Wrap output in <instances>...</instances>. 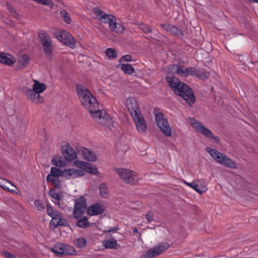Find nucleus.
<instances>
[{"mask_svg":"<svg viewBox=\"0 0 258 258\" xmlns=\"http://www.w3.org/2000/svg\"><path fill=\"white\" fill-rule=\"evenodd\" d=\"M46 180L48 182H51L55 188H60L61 186V182L57 177L48 175L46 177Z\"/></svg>","mask_w":258,"mask_h":258,"instance_id":"nucleus-30","label":"nucleus"},{"mask_svg":"<svg viewBox=\"0 0 258 258\" xmlns=\"http://www.w3.org/2000/svg\"><path fill=\"white\" fill-rule=\"evenodd\" d=\"M132 60V57L131 55L127 54L121 57L119 60L120 62H130Z\"/></svg>","mask_w":258,"mask_h":258,"instance_id":"nucleus-46","label":"nucleus"},{"mask_svg":"<svg viewBox=\"0 0 258 258\" xmlns=\"http://www.w3.org/2000/svg\"><path fill=\"white\" fill-rule=\"evenodd\" d=\"M168 74L176 73L177 75L187 77L189 74V68H187L180 64H172L167 66L164 70Z\"/></svg>","mask_w":258,"mask_h":258,"instance_id":"nucleus-15","label":"nucleus"},{"mask_svg":"<svg viewBox=\"0 0 258 258\" xmlns=\"http://www.w3.org/2000/svg\"><path fill=\"white\" fill-rule=\"evenodd\" d=\"M10 183L9 182L4 178H0V187L6 190L9 191L10 189L7 186V184Z\"/></svg>","mask_w":258,"mask_h":258,"instance_id":"nucleus-44","label":"nucleus"},{"mask_svg":"<svg viewBox=\"0 0 258 258\" xmlns=\"http://www.w3.org/2000/svg\"><path fill=\"white\" fill-rule=\"evenodd\" d=\"M23 93L27 100L34 104H40L44 101V98L32 88H25Z\"/></svg>","mask_w":258,"mask_h":258,"instance_id":"nucleus-11","label":"nucleus"},{"mask_svg":"<svg viewBox=\"0 0 258 258\" xmlns=\"http://www.w3.org/2000/svg\"><path fill=\"white\" fill-rule=\"evenodd\" d=\"M206 150L217 162L232 169L236 168V164L232 159L226 157L224 154L217 150L210 147H207Z\"/></svg>","mask_w":258,"mask_h":258,"instance_id":"nucleus-4","label":"nucleus"},{"mask_svg":"<svg viewBox=\"0 0 258 258\" xmlns=\"http://www.w3.org/2000/svg\"><path fill=\"white\" fill-rule=\"evenodd\" d=\"M105 53L109 59H114L117 56L116 50L112 48H108L106 49Z\"/></svg>","mask_w":258,"mask_h":258,"instance_id":"nucleus-36","label":"nucleus"},{"mask_svg":"<svg viewBox=\"0 0 258 258\" xmlns=\"http://www.w3.org/2000/svg\"><path fill=\"white\" fill-rule=\"evenodd\" d=\"M86 102L84 103L82 102V104L84 106V107L87 109L88 111L92 110L94 109H96V107H99L98 103L96 99L92 95V94H90V95L88 99L86 100Z\"/></svg>","mask_w":258,"mask_h":258,"instance_id":"nucleus-26","label":"nucleus"},{"mask_svg":"<svg viewBox=\"0 0 258 258\" xmlns=\"http://www.w3.org/2000/svg\"><path fill=\"white\" fill-rule=\"evenodd\" d=\"M155 122L157 127L160 128L162 133L166 137H171L172 129L170 127L167 118L164 114L155 109Z\"/></svg>","mask_w":258,"mask_h":258,"instance_id":"nucleus-5","label":"nucleus"},{"mask_svg":"<svg viewBox=\"0 0 258 258\" xmlns=\"http://www.w3.org/2000/svg\"><path fill=\"white\" fill-rule=\"evenodd\" d=\"M82 154L86 160L90 162H94L97 160V155L93 152L88 149L84 148L82 149Z\"/></svg>","mask_w":258,"mask_h":258,"instance_id":"nucleus-27","label":"nucleus"},{"mask_svg":"<svg viewBox=\"0 0 258 258\" xmlns=\"http://www.w3.org/2000/svg\"><path fill=\"white\" fill-rule=\"evenodd\" d=\"M50 224L53 225L55 227L59 226H65L67 224V221L63 218L60 214H58L56 217H53L50 221Z\"/></svg>","mask_w":258,"mask_h":258,"instance_id":"nucleus-28","label":"nucleus"},{"mask_svg":"<svg viewBox=\"0 0 258 258\" xmlns=\"http://www.w3.org/2000/svg\"><path fill=\"white\" fill-rule=\"evenodd\" d=\"M253 2L258 3V1H252Z\"/></svg>","mask_w":258,"mask_h":258,"instance_id":"nucleus-53","label":"nucleus"},{"mask_svg":"<svg viewBox=\"0 0 258 258\" xmlns=\"http://www.w3.org/2000/svg\"><path fill=\"white\" fill-rule=\"evenodd\" d=\"M85 175V172L80 169L69 168L62 171L61 176L67 178H75Z\"/></svg>","mask_w":258,"mask_h":258,"instance_id":"nucleus-18","label":"nucleus"},{"mask_svg":"<svg viewBox=\"0 0 258 258\" xmlns=\"http://www.w3.org/2000/svg\"><path fill=\"white\" fill-rule=\"evenodd\" d=\"M134 231V233H135V232H138V230H137V229L135 228V229L134 230V231Z\"/></svg>","mask_w":258,"mask_h":258,"instance_id":"nucleus-52","label":"nucleus"},{"mask_svg":"<svg viewBox=\"0 0 258 258\" xmlns=\"http://www.w3.org/2000/svg\"><path fill=\"white\" fill-rule=\"evenodd\" d=\"M29 62V58L26 54H23L22 57V59L20 63L22 64L23 68H25L28 64Z\"/></svg>","mask_w":258,"mask_h":258,"instance_id":"nucleus-45","label":"nucleus"},{"mask_svg":"<svg viewBox=\"0 0 258 258\" xmlns=\"http://www.w3.org/2000/svg\"><path fill=\"white\" fill-rule=\"evenodd\" d=\"M91 116L97 122L106 126L110 130L114 126L112 118L108 116L105 111L101 110L96 107L89 111Z\"/></svg>","mask_w":258,"mask_h":258,"instance_id":"nucleus-7","label":"nucleus"},{"mask_svg":"<svg viewBox=\"0 0 258 258\" xmlns=\"http://www.w3.org/2000/svg\"><path fill=\"white\" fill-rule=\"evenodd\" d=\"M62 171L56 167H51L50 173L48 175H52V176H53L54 177H57L61 176V173Z\"/></svg>","mask_w":258,"mask_h":258,"instance_id":"nucleus-40","label":"nucleus"},{"mask_svg":"<svg viewBox=\"0 0 258 258\" xmlns=\"http://www.w3.org/2000/svg\"><path fill=\"white\" fill-rule=\"evenodd\" d=\"M169 247V244L167 242L160 243L153 248L149 249L146 253L141 256V258H152L161 254Z\"/></svg>","mask_w":258,"mask_h":258,"instance_id":"nucleus-13","label":"nucleus"},{"mask_svg":"<svg viewBox=\"0 0 258 258\" xmlns=\"http://www.w3.org/2000/svg\"><path fill=\"white\" fill-rule=\"evenodd\" d=\"M7 6L8 9L9 10V12L12 14V16L14 18L18 19L19 18V16L16 12L14 8H13V7L9 3H7Z\"/></svg>","mask_w":258,"mask_h":258,"instance_id":"nucleus-43","label":"nucleus"},{"mask_svg":"<svg viewBox=\"0 0 258 258\" xmlns=\"http://www.w3.org/2000/svg\"><path fill=\"white\" fill-rule=\"evenodd\" d=\"M146 218L149 222H151V221H153V213L151 211L147 212L146 213Z\"/></svg>","mask_w":258,"mask_h":258,"instance_id":"nucleus-49","label":"nucleus"},{"mask_svg":"<svg viewBox=\"0 0 258 258\" xmlns=\"http://www.w3.org/2000/svg\"><path fill=\"white\" fill-rule=\"evenodd\" d=\"M103 245L106 248H116L117 243L116 240H104Z\"/></svg>","mask_w":258,"mask_h":258,"instance_id":"nucleus-35","label":"nucleus"},{"mask_svg":"<svg viewBox=\"0 0 258 258\" xmlns=\"http://www.w3.org/2000/svg\"><path fill=\"white\" fill-rule=\"evenodd\" d=\"M75 165L77 167L83 170L84 172L87 171L95 175L98 173V169L96 166L90 163L81 161H77L76 162Z\"/></svg>","mask_w":258,"mask_h":258,"instance_id":"nucleus-19","label":"nucleus"},{"mask_svg":"<svg viewBox=\"0 0 258 258\" xmlns=\"http://www.w3.org/2000/svg\"><path fill=\"white\" fill-rule=\"evenodd\" d=\"M76 90L81 102L86 103V100L89 98L91 93L86 87L80 84L77 85Z\"/></svg>","mask_w":258,"mask_h":258,"instance_id":"nucleus-20","label":"nucleus"},{"mask_svg":"<svg viewBox=\"0 0 258 258\" xmlns=\"http://www.w3.org/2000/svg\"><path fill=\"white\" fill-rule=\"evenodd\" d=\"M121 66V70L125 74L131 75L135 71L134 68L130 64L123 63Z\"/></svg>","mask_w":258,"mask_h":258,"instance_id":"nucleus-33","label":"nucleus"},{"mask_svg":"<svg viewBox=\"0 0 258 258\" xmlns=\"http://www.w3.org/2000/svg\"><path fill=\"white\" fill-rule=\"evenodd\" d=\"M126 106L135 122L137 130L141 133H145L147 130V123L136 100L133 97L128 98Z\"/></svg>","mask_w":258,"mask_h":258,"instance_id":"nucleus-2","label":"nucleus"},{"mask_svg":"<svg viewBox=\"0 0 258 258\" xmlns=\"http://www.w3.org/2000/svg\"><path fill=\"white\" fill-rule=\"evenodd\" d=\"M33 82L34 84L32 85V89L36 92H37L38 94L40 95L41 93L46 89V85L45 84L41 83L37 80H33Z\"/></svg>","mask_w":258,"mask_h":258,"instance_id":"nucleus-29","label":"nucleus"},{"mask_svg":"<svg viewBox=\"0 0 258 258\" xmlns=\"http://www.w3.org/2000/svg\"><path fill=\"white\" fill-rule=\"evenodd\" d=\"M189 75L196 77L202 80H205L208 78V75L205 70L198 69L195 67H189Z\"/></svg>","mask_w":258,"mask_h":258,"instance_id":"nucleus-23","label":"nucleus"},{"mask_svg":"<svg viewBox=\"0 0 258 258\" xmlns=\"http://www.w3.org/2000/svg\"><path fill=\"white\" fill-rule=\"evenodd\" d=\"M4 255L6 258H14L15 256L9 252L5 251Z\"/></svg>","mask_w":258,"mask_h":258,"instance_id":"nucleus-50","label":"nucleus"},{"mask_svg":"<svg viewBox=\"0 0 258 258\" xmlns=\"http://www.w3.org/2000/svg\"><path fill=\"white\" fill-rule=\"evenodd\" d=\"M60 14L61 18L67 24H70L72 22V19L70 15L67 12L66 10H61L60 12Z\"/></svg>","mask_w":258,"mask_h":258,"instance_id":"nucleus-37","label":"nucleus"},{"mask_svg":"<svg viewBox=\"0 0 258 258\" xmlns=\"http://www.w3.org/2000/svg\"><path fill=\"white\" fill-rule=\"evenodd\" d=\"M49 195L55 200V201H54V203L56 205H59V201L60 200V195L56 192L55 190L54 189H51L50 190L49 192Z\"/></svg>","mask_w":258,"mask_h":258,"instance_id":"nucleus-38","label":"nucleus"},{"mask_svg":"<svg viewBox=\"0 0 258 258\" xmlns=\"http://www.w3.org/2000/svg\"><path fill=\"white\" fill-rule=\"evenodd\" d=\"M15 62L16 59L12 54L6 52L0 53V63L11 66Z\"/></svg>","mask_w":258,"mask_h":258,"instance_id":"nucleus-25","label":"nucleus"},{"mask_svg":"<svg viewBox=\"0 0 258 258\" xmlns=\"http://www.w3.org/2000/svg\"><path fill=\"white\" fill-rule=\"evenodd\" d=\"M161 27L163 29L165 30L167 32L170 33L172 35L177 36L178 37H181L183 35L182 30L177 27L167 24H163L161 25Z\"/></svg>","mask_w":258,"mask_h":258,"instance_id":"nucleus-24","label":"nucleus"},{"mask_svg":"<svg viewBox=\"0 0 258 258\" xmlns=\"http://www.w3.org/2000/svg\"><path fill=\"white\" fill-rule=\"evenodd\" d=\"M99 190L101 196L103 198H106L108 197V190L105 183H101L99 186Z\"/></svg>","mask_w":258,"mask_h":258,"instance_id":"nucleus-32","label":"nucleus"},{"mask_svg":"<svg viewBox=\"0 0 258 258\" xmlns=\"http://www.w3.org/2000/svg\"><path fill=\"white\" fill-rule=\"evenodd\" d=\"M184 183L200 195H202L207 190V184L204 179H199L197 181H192L190 183L184 181Z\"/></svg>","mask_w":258,"mask_h":258,"instance_id":"nucleus-17","label":"nucleus"},{"mask_svg":"<svg viewBox=\"0 0 258 258\" xmlns=\"http://www.w3.org/2000/svg\"><path fill=\"white\" fill-rule=\"evenodd\" d=\"M75 243L77 247L82 248L86 246V241L85 238L80 237L75 240Z\"/></svg>","mask_w":258,"mask_h":258,"instance_id":"nucleus-39","label":"nucleus"},{"mask_svg":"<svg viewBox=\"0 0 258 258\" xmlns=\"http://www.w3.org/2000/svg\"><path fill=\"white\" fill-rule=\"evenodd\" d=\"M189 122L199 133L205 137L212 139L215 142L218 143L220 141L219 137L214 136L213 133L208 128L203 125L201 122L194 118H189Z\"/></svg>","mask_w":258,"mask_h":258,"instance_id":"nucleus-10","label":"nucleus"},{"mask_svg":"<svg viewBox=\"0 0 258 258\" xmlns=\"http://www.w3.org/2000/svg\"><path fill=\"white\" fill-rule=\"evenodd\" d=\"M47 213L52 218V219L53 218V217H56L59 214L57 211L54 210L52 207L48 205L47 206Z\"/></svg>","mask_w":258,"mask_h":258,"instance_id":"nucleus-41","label":"nucleus"},{"mask_svg":"<svg viewBox=\"0 0 258 258\" xmlns=\"http://www.w3.org/2000/svg\"><path fill=\"white\" fill-rule=\"evenodd\" d=\"M38 4L43 5H47L49 6L50 8L53 6L52 1H36Z\"/></svg>","mask_w":258,"mask_h":258,"instance_id":"nucleus-48","label":"nucleus"},{"mask_svg":"<svg viewBox=\"0 0 258 258\" xmlns=\"http://www.w3.org/2000/svg\"><path fill=\"white\" fill-rule=\"evenodd\" d=\"M53 164L57 167L64 166L66 164V160H64L62 157H55L52 160Z\"/></svg>","mask_w":258,"mask_h":258,"instance_id":"nucleus-34","label":"nucleus"},{"mask_svg":"<svg viewBox=\"0 0 258 258\" xmlns=\"http://www.w3.org/2000/svg\"><path fill=\"white\" fill-rule=\"evenodd\" d=\"M61 152L66 160L67 161H72L77 157L75 151L70 145L64 146Z\"/></svg>","mask_w":258,"mask_h":258,"instance_id":"nucleus-22","label":"nucleus"},{"mask_svg":"<svg viewBox=\"0 0 258 258\" xmlns=\"http://www.w3.org/2000/svg\"><path fill=\"white\" fill-rule=\"evenodd\" d=\"M52 251L57 256L63 254H74L76 252L73 246L62 243H58L52 248Z\"/></svg>","mask_w":258,"mask_h":258,"instance_id":"nucleus-16","label":"nucleus"},{"mask_svg":"<svg viewBox=\"0 0 258 258\" xmlns=\"http://www.w3.org/2000/svg\"><path fill=\"white\" fill-rule=\"evenodd\" d=\"M87 207L86 200L84 197L81 196L77 199L74 205L73 216L75 219L82 217L85 213Z\"/></svg>","mask_w":258,"mask_h":258,"instance_id":"nucleus-12","label":"nucleus"},{"mask_svg":"<svg viewBox=\"0 0 258 258\" xmlns=\"http://www.w3.org/2000/svg\"><path fill=\"white\" fill-rule=\"evenodd\" d=\"M115 171L125 182L135 184L139 178L136 172L125 168H116Z\"/></svg>","mask_w":258,"mask_h":258,"instance_id":"nucleus-9","label":"nucleus"},{"mask_svg":"<svg viewBox=\"0 0 258 258\" xmlns=\"http://www.w3.org/2000/svg\"><path fill=\"white\" fill-rule=\"evenodd\" d=\"M39 38L42 45L45 56L48 59L52 60L53 45L50 36L45 31L41 30L39 33Z\"/></svg>","mask_w":258,"mask_h":258,"instance_id":"nucleus-6","label":"nucleus"},{"mask_svg":"<svg viewBox=\"0 0 258 258\" xmlns=\"http://www.w3.org/2000/svg\"><path fill=\"white\" fill-rule=\"evenodd\" d=\"M166 80L176 95L181 97L189 105L195 102V98L192 91L188 85L181 82L178 78L173 76H167Z\"/></svg>","mask_w":258,"mask_h":258,"instance_id":"nucleus-1","label":"nucleus"},{"mask_svg":"<svg viewBox=\"0 0 258 258\" xmlns=\"http://www.w3.org/2000/svg\"><path fill=\"white\" fill-rule=\"evenodd\" d=\"M118 229L117 228H110L109 229L105 231V232H115L117 231Z\"/></svg>","mask_w":258,"mask_h":258,"instance_id":"nucleus-51","label":"nucleus"},{"mask_svg":"<svg viewBox=\"0 0 258 258\" xmlns=\"http://www.w3.org/2000/svg\"><path fill=\"white\" fill-rule=\"evenodd\" d=\"M169 247V244L167 242L160 243L153 248L149 249L146 253L141 256V258H152L161 254Z\"/></svg>","mask_w":258,"mask_h":258,"instance_id":"nucleus-14","label":"nucleus"},{"mask_svg":"<svg viewBox=\"0 0 258 258\" xmlns=\"http://www.w3.org/2000/svg\"><path fill=\"white\" fill-rule=\"evenodd\" d=\"M35 205L38 210L44 209V205L41 202L40 200H36L35 202Z\"/></svg>","mask_w":258,"mask_h":258,"instance_id":"nucleus-47","label":"nucleus"},{"mask_svg":"<svg viewBox=\"0 0 258 258\" xmlns=\"http://www.w3.org/2000/svg\"><path fill=\"white\" fill-rule=\"evenodd\" d=\"M138 25L139 29L142 30L145 33H148L151 31V27L145 24L140 23L138 24Z\"/></svg>","mask_w":258,"mask_h":258,"instance_id":"nucleus-42","label":"nucleus"},{"mask_svg":"<svg viewBox=\"0 0 258 258\" xmlns=\"http://www.w3.org/2000/svg\"><path fill=\"white\" fill-rule=\"evenodd\" d=\"M257 73H258V68L256 70Z\"/></svg>","mask_w":258,"mask_h":258,"instance_id":"nucleus-54","label":"nucleus"},{"mask_svg":"<svg viewBox=\"0 0 258 258\" xmlns=\"http://www.w3.org/2000/svg\"><path fill=\"white\" fill-rule=\"evenodd\" d=\"M76 225L80 228H86L89 227V223L87 217H83V218H79L78 219Z\"/></svg>","mask_w":258,"mask_h":258,"instance_id":"nucleus-31","label":"nucleus"},{"mask_svg":"<svg viewBox=\"0 0 258 258\" xmlns=\"http://www.w3.org/2000/svg\"><path fill=\"white\" fill-rule=\"evenodd\" d=\"M93 11L99 21L109 24V28L112 32L118 34L123 33L124 28L121 24L117 23L116 17L114 16L111 14H107L98 7L94 8Z\"/></svg>","mask_w":258,"mask_h":258,"instance_id":"nucleus-3","label":"nucleus"},{"mask_svg":"<svg viewBox=\"0 0 258 258\" xmlns=\"http://www.w3.org/2000/svg\"><path fill=\"white\" fill-rule=\"evenodd\" d=\"M53 34L58 41L61 42L71 48L75 47L76 41L72 35L68 32L63 30L55 29Z\"/></svg>","mask_w":258,"mask_h":258,"instance_id":"nucleus-8","label":"nucleus"},{"mask_svg":"<svg viewBox=\"0 0 258 258\" xmlns=\"http://www.w3.org/2000/svg\"><path fill=\"white\" fill-rule=\"evenodd\" d=\"M105 208L103 204L98 203L90 206L87 210V214L91 216L98 215L103 213Z\"/></svg>","mask_w":258,"mask_h":258,"instance_id":"nucleus-21","label":"nucleus"}]
</instances>
